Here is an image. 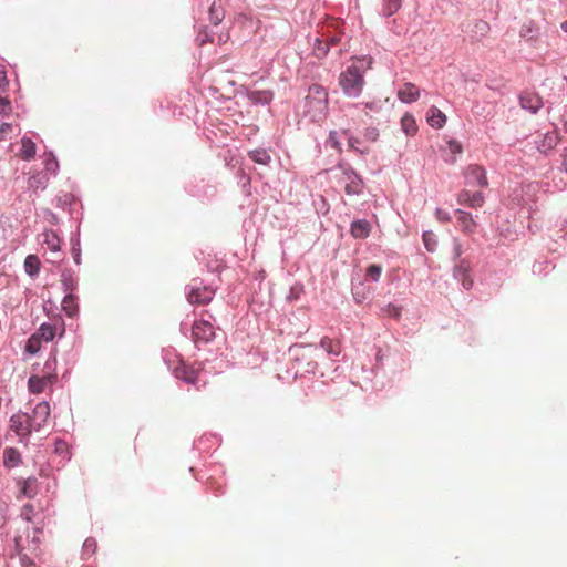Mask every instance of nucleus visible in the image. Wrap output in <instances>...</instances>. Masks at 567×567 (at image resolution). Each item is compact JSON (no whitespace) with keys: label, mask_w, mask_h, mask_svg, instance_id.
I'll use <instances>...</instances> for the list:
<instances>
[{"label":"nucleus","mask_w":567,"mask_h":567,"mask_svg":"<svg viewBox=\"0 0 567 567\" xmlns=\"http://www.w3.org/2000/svg\"><path fill=\"white\" fill-rule=\"evenodd\" d=\"M372 65V58L361 56L352 61L339 75V85L348 97H359L363 91L364 74Z\"/></svg>","instance_id":"nucleus-1"},{"label":"nucleus","mask_w":567,"mask_h":567,"mask_svg":"<svg viewBox=\"0 0 567 567\" xmlns=\"http://www.w3.org/2000/svg\"><path fill=\"white\" fill-rule=\"evenodd\" d=\"M302 115L312 122H320L326 117L328 109V93L323 86L312 84L309 86L302 104Z\"/></svg>","instance_id":"nucleus-2"},{"label":"nucleus","mask_w":567,"mask_h":567,"mask_svg":"<svg viewBox=\"0 0 567 567\" xmlns=\"http://www.w3.org/2000/svg\"><path fill=\"white\" fill-rule=\"evenodd\" d=\"M163 359L176 379H181L189 384L197 385L199 381L198 371L185 365L179 355L176 354L173 350H164Z\"/></svg>","instance_id":"nucleus-3"},{"label":"nucleus","mask_w":567,"mask_h":567,"mask_svg":"<svg viewBox=\"0 0 567 567\" xmlns=\"http://www.w3.org/2000/svg\"><path fill=\"white\" fill-rule=\"evenodd\" d=\"M215 290L208 286H203L200 280H193L186 287L187 300L190 303H206L213 299Z\"/></svg>","instance_id":"nucleus-4"},{"label":"nucleus","mask_w":567,"mask_h":567,"mask_svg":"<svg viewBox=\"0 0 567 567\" xmlns=\"http://www.w3.org/2000/svg\"><path fill=\"white\" fill-rule=\"evenodd\" d=\"M340 182L348 195H359L363 190V181L351 167H341Z\"/></svg>","instance_id":"nucleus-5"},{"label":"nucleus","mask_w":567,"mask_h":567,"mask_svg":"<svg viewBox=\"0 0 567 567\" xmlns=\"http://www.w3.org/2000/svg\"><path fill=\"white\" fill-rule=\"evenodd\" d=\"M50 415V406L47 401L39 402L32 411L31 415L27 416L29 422L28 433L31 431H40Z\"/></svg>","instance_id":"nucleus-6"},{"label":"nucleus","mask_w":567,"mask_h":567,"mask_svg":"<svg viewBox=\"0 0 567 567\" xmlns=\"http://www.w3.org/2000/svg\"><path fill=\"white\" fill-rule=\"evenodd\" d=\"M453 276L456 280L461 281L464 289L470 290L473 287L471 262L467 259H460L454 266Z\"/></svg>","instance_id":"nucleus-7"},{"label":"nucleus","mask_w":567,"mask_h":567,"mask_svg":"<svg viewBox=\"0 0 567 567\" xmlns=\"http://www.w3.org/2000/svg\"><path fill=\"white\" fill-rule=\"evenodd\" d=\"M466 185L486 187L488 185L485 169L478 165H470L465 172Z\"/></svg>","instance_id":"nucleus-8"},{"label":"nucleus","mask_w":567,"mask_h":567,"mask_svg":"<svg viewBox=\"0 0 567 567\" xmlns=\"http://www.w3.org/2000/svg\"><path fill=\"white\" fill-rule=\"evenodd\" d=\"M519 104H520L522 109L530 112L532 114H535L543 106V100L535 92L524 91L519 95Z\"/></svg>","instance_id":"nucleus-9"},{"label":"nucleus","mask_w":567,"mask_h":567,"mask_svg":"<svg viewBox=\"0 0 567 567\" xmlns=\"http://www.w3.org/2000/svg\"><path fill=\"white\" fill-rule=\"evenodd\" d=\"M193 336L196 341L208 342L215 336L213 324L207 320H198L193 324Z\"/></svg>","instance_id":"nucleus-10"},{"label":"nucleus","mask_w":567,"mask_h":567,"mask_svg":"<svg viewBox=\"0 0 567 567\" xmlns=\"http://www.w3.org/2000/svg\"><path fill=\"white\" fill-rule=\"evenodd\" d=\"M558 143V134L556 131L548 132L544 135L537 136L535 140L536 147L539 152L546 153L553 150Z\"/></svg>","instance_id":"nucleus-11"},{"label":"nucleus","mask_w":567,"mask_h":567,"mask_svg":"<svg viewBox=\"0 0 567 567\" xmlns=\"http://www.w3.org/2000/svg\"><path fill=\"white\" fill-rule=\"evenodd\" d=\"M420 96V90L413 83H404L398 91V97L403 103L415 102Z\"/></svg>","instance_id":"nucleus-12"},{"label":"nucleus","mask_w":567,"mask_h":567,"mask_svg":"<svg viewBox=\"0 0 567 567\" xmlns=\"http://www.w3.org/2000/svg\"><path fill=\"white\" fill-rule=\"evenodd\" d=\"M462 151L463 147L460 142L450 140L446 143V147L443 148L442 157L446 163L454 164Z\"/></svg>","instance_id":"nucleus-13"},{"label":"nucleus","mask_w":567,"mask_h":567,"mask_svg":"<svg viewBox=\"0 0 567 567\" xmlns=\"http://www.w3.org/2000/svg\"><path fill=\"white\" fill-rule=\"evenodd\" d=\"M2 458L3 465L8 468L17 467L22 461L20 452L14 447H6Z\"/></svg>","instance_id":"nucleus-14"},{"label":"nucleus","mask_w":567,"mask_h":567,"mask_svg":"<svg viewBox=\"0 0 567 567\" xmlns=\"http://www.w3.org/2000/svg\"><path fill=\"white\" fill-rule=\"evenodd\" d=\"M427 123L432 127L441 128L446 123L445 114L435 106H431L427 112Z\"/></svg>","instance_id":"nucleus-15"},{"label":"nucleus","mask_w":567,"mask_h":567,"mask_svg":"<svg viewBox=\"0 0 567 567\" xmlns=\"http://www.w3.org/2000/svg\"><path fill=\"white\" fill-rule=\"evenodd\" d=\"M456 214H457V220H458L461 229L467 234L473 233L476 227V224H475L472 215L470 213L461 210V209H457Z\"/></svg>","instance_id":"nucleus-16"},{"label":"nucleus","mask_w":567,"mask_h":567,"mask_svg":"<svg viewBox=\"0 0 567 567\" xmlns=\"http://www.w3.org/2000/svg\"><path fill=\"white\" fill-rule=\"evenodd\" d=\"M28 414H14L10 419V427L17 434H21L22 432L28 433L29 422L27 421Z\"/></svg>","instance_id":"nucleus-17"},{"label":"nucleus","mask_w":567,"mask_h":567,"mask_svg":"<svg viewBox=\"0 0 567 567\" xmlns=\"http://www.w3.org/2000/svg\"><path fill=\"white\" fill-rule=\"evenodd\" d=\"M51 382L50 378L32 375L29 378L28 386L30 392L39 394L42 393L48 384Z\"/></svg>","instance_id":"nucleus-18"},{"label":"nucleus","mask_w":567,"mask_h":567,"mask_svg":"<svg viewBox=\"0 0 567 567\" xmlns=\"http://www.w3.org/2000/svg\"><path fill=\"white\" fill-rule=\"evenodd\" d=\"M350 230L353 237L365 238L370 233V224L364 219L354 220Z\"/></svg>","instance_id":"nucleus-19"},{"label":"nucleus","mask_w":567,"mask_h":567,"mask_svg":"<svg viewBox=\"0 0 567 567\" xmlns=\"http://www.w3.org/2000/svg\"><path fill=\"white\" fill-rule=\"evenodd\" d=\"M24 270L30 277H37L40 271V259L35 255H28L24 259Z\"/></svg>","instance_id":"nucleus-20"},{"label":"nucleus","mask_w":567,"mask_h":567,"mask_svg":"<svg viewBox=\"0 0 567 567\" xmlns=\"http://www.w3.org/2000/svg\"><path fill=\"white\" fill-rule=\"evenodd\" d=\"M35 143L31 138L23 137L21 140L20 156L25 161H30L35 155Z\"/></svg>","instance_id":"nucleus-21"},{"label":"nucleus","mask_w":567,"mask_h":567,"mask_svg":"<svg viewBox=\"0 0 567 567\" xmlns=\"http://www.w3.org/2000/svg\"><path fill=\"white\" fill-rule=\"evenodd\" d=\"M48 182L49 179L45 174L37 173L29 177L28 185L34 192L43 190L48 186Z\"/></svg>","instance_id":"nucleus-22"},{"label":"nucleus","mask_w":567,"mask_h":567,"mask_svg":"<svg viewBox=\"0 0 567 567\" xmlns=\"http://www.w3.org/2000/svg\"><path fill=\"white\" fill-rule=\"evenodd\" d=\"M43 237V244L48 246V248L52 252H58L60 250V238L53 230H45L42 234Z\"/></svg>","instance_id":"nucleus-23"},{"label":"nucleus","mask_w":567,"mask_h":567,"mask_svg":"<svg viewBox=\"0 0 567 567\" xmlns=\"http://www.w3.org/2000/svg\"><path fill=\"white\" fill-rule=\"evenodd\" d=\"M62 309L68 317H74L79 311L76 297L72 293H68L62 300Z\"/></svg>","instance_id":"nucleus-24"},{"label":"nucleus","mask_w":567,"mask_h":567,"mask_svg":"<svg viewBox=\"0 0 567 567\" xmlns=\"http://www.w3.org/2000/svg\"><path fill=\"white\" fill-rule=\"evenodd\" d=\"M401 127H402V131L408 136H413L417 132L416 122H415L414 117L409 113H406L402 116Z\"/></svg>","instance_id":"nucleus-25"},{"label":"nucleus","mask_w":567,"mask_h":567,"mask_svg":"<svg viewBox=\"0 0 567 567\" xmlns=\"http://www.w3.org/2000/svg\"><path fill=\"white\" fill-rule=\"evenodd\" d=\"M33 334L39 336V341L43 340L45 342H49L53 340L55 336V329L50 323H42L38 331Z\"/></svg>","instance_id":"nucleus-26"},{"label":"nucleus","mask_w":567,"mask_h":567,"mask_svg":"<svg viewBox=\"0 0 567 567\" xmlns=\"http://www.w3.org/2000/svg\"><path fill=\"white\" fill-rule=\"evenodd\" d=\"M320 347L331 357H338L341 353L340 344L330 338H323Z\"/></svg>","instance_id":"nucleus-27"},{"label":"nucleus","mask_w":567,"mask_h":567,"mask_svg":"<svg viewBox=\"0 0 567 567\" xmlns=\"http://www.w3.org/2000/svg\"><path fill=\"white\" fill-rule=\"evenodd\" d=\"M249 157L257 164L268 165L271 157L266 150H252L249 152Z\"/></svg>","instance_id":"nucleus-28"},{"label":"nucleus","mask_w":567,"mask_h":567,"mask_svg":"<svg viewBox=\"0 0 567 567\" xmlns=\"http://www.w3.org/2000/svg\"><path fill=\"white\" fill-rule=\"evenodd\" d=\"M35 485H37V478L29 477V478L24 480L22 482V486H21V494L25 497L32 498L37 493Z\"/></svg>","instance_id":"nucleus-29"},{"label":"nucleus","mask_w":567,"mask_h":567,"mask_svg":"<svg viewBox=\"0 0 567 567\" xmlns=\"http://www.w3.org/2000/svg\"><path fill=\"white\" fill-rule=\"evenodd\" d=\"M224 19V11L221 9L220 4H217L216 1H214L209 8V20L212 23L217 25L221 20Z\"/></svg>","instance_id":"nucleus-30"},{"label":"nucleus","mask_w":567,"mask_h":567,"mask_svg":"<svg viewBox=\"0 0 567 567\" xmlns=\"http://www.w3.org/2000/svg\"><path fill=\"white\" fill-rule=\"evenodd\" d=\"M251 100L257 104H269L272 100V93L269 91H256L251 93Z\"/></svg>","instance_id":"nucleus-31"},{"label":"nucleus","mask_w":567,"mask_h":567,"mask_svg":"<svg viewBox=\"0 0 567 567\" xmlns=\"http://www.w3.org/2000/svg\"><path fill=\"white\" fill-rule=\"evenodd\" d=\"M62 285L66 291H73L78 286V278L70 271L62 274Z\"/></svg>","instance_id":"nucleus-32"},{"label":"nucleus","mask_w":567,"mask_h":567,"mask_svg":"<svg viewBox=\"0 0 567 567\" xmlns=\"http://www.w3.org/2000/svg\"><path fill=\"white\" fill-rule=\"evenodd\" d=\"M423 243L427 251L433 252L437 247V238L433 231L423 233Z\"/></svg>","instance_id":"nucleus-33"},{"label":"nucleus","mask_w":567,"mask_h":567,"mask_svg":"<svg viewBox=\"0 0 567 567\" xmlns=\"http://www.w3.org/2000/svg\"><path fill=\"white\" fill-rule=\"evenodd\" d=\"M97 548L96 540L94 538H86L82 547V557L84 559L90 558Z\"/></svg>","instance_id":"nucleus-34"},{"label":"nucleus","mask_w":567,"mask_h":567,"mask_svg":"<svg viewBox=\"0 0 567 567\" xmlns=\"http://www.w3.org/2000/svg\"><path fill=\"white\" fill-rule=\"evenodd\" d=\"M329 52V48L326 43H323L320 39L316 38L315 40V43H313V54L319 58V59H322L324 58Z\"/></svg>","instance_id":"nucleus-35"},{"label":"nucleus","mask_w":567,"mask_h":567,"mask_svg":"<svg viewBox=\"0 0 567 567\" xmlns=\"http://www.w3.org/2000/svg\"><path fill=\"white\" fill-rule=\"evenodd\" d=\"M537 27L534 22H528L522 27L520 35L527 40H532L536 37Z\"/></svg>","instance_id":"nucleus-36"},{"label":"nucleus","mask_w":567,"mask_h":567,"mask_svg":"<svg viewBox=\"0 0 567 567\" xmlns=\"http://www.w3.org/2000/svg\"><path fill=\"white\" fill-rule=\"evenodd\" d=\"M39 350H40L39 336L32 334L25 344V351L30 354H35Z\"/></svg>","instance_id":"nucleus-37"},{"label":"nucleus","mask_w":567,"mask_h":567,"mask_svg":"<svg viewBox=\"0 0 567 567\" xmlns=\"http://www.w3.org/2000/svg\"><path fill=\"white\" fill-rule=\"evenodd\" d=\"M44 167L48 173L56 174L59 169V162L52 153H50L45 159Z\"/></svg>","instance_id":"nucleus-38"},{"label":"nucleus","mask_w":567,"mask_h":567,"mask_svg":"<svg viewBox=\"0 0 567 567\" xmlns=\"http://www.w3.org/2000/svg\"><path fill=\"white\" fill-rule=\"evenodd\" d=\"M382 272V267L375 264L370 265L367 268V277L370 278L372 281L377 282L379 281Z\"/></svg>","instance_id":"nucleus-39"},{"label":"nucleus","mask_w":567,"mask_h":567,"mask_svg":"<svg viewBox=\"0 0 567 567\" xmlns=\"http://www.w3.org/2000/svg\"><path fill=\"white\" fill-rule=\"evenodd\" d=\"M400 8V0H386L384 4V14L392 16Z\"/></svg>","instance_id":"nucleus-40"},{"label":"nucleus","mask_w":567,"mask_h":567,"mask_svg":"<svg viewBox=\"0 0 567 567\" xmlns=\"http://www.w3.org/2000/svg\"><path fill=\"white\" fill-rule=\"evenodd\" d=\"M382 312L392 318H399L401 315V308L396 305L389 303L383 309Z\"/></svg>","instance_id":"nucleus-41"},{"label":"nucleus","mask_w":567,"mask_h":567,"mask_svg":"<svg viewBox=\"0 0 567 567\" xmlns=\"http://www.w3.org/2000/svg\"><path fill=\"white\" fill-rule=\"evenodd\" d=\"M484 203V196L481 192L471 193L470 206L473 208L481 207Z\"/></svg>","instance_id":"nucleus-42"},{"label":"nucleus","mask_w":567,"mask_h":567,"mask_svg":"<svg viewBox=\"0 0 567 567\" xmlns=\"http://www.w3.org/2000/svg\"><path fill=\"white\" fill-rule=\"evenodd\" d=\"M474 28H475V34L476 35H484L487 33L489 27L488 24L485 22V21H476L475 24H474Z\"/></svg>","instance_id":"nucleus-43"},{"label":"nucleus","mask_w":567,"mask_h":567,"mask_svg":"<svg viewBox=\"0 0 567 567\" xmlns=\"http://www.w3.org/2000/svg\"><path fill=\"white\" fill-rule=\"evenodd\" d=\"M8 502L0 498V527H2L7 520Z\"/></svg>","instance_id":"nucleus-44"},{"label":"nucleus","mask_w":567,"mask_h":567,"mask_svg":"<svg viewBox=\"0 0 567 567\" xmlns=\"http://www.w3.org/2000/svg\"><path fill=\"white\" fill-rule=\"evenodd\" d=\"M379 137V131L375 127H369L364 132V138L369 142H375Z\"/></svg>","instance_id":"nucleus-45"},{"label":"nucleus","mask_w":567,"mask_h":567,"mask_svg":"<svg viewBox=\"0 0 567 567\" xmlns=\"http://www.w3.org/2000/svg\"><path fill=\"white\" fill-rule=\"evenodd\" d=\"M363 105H364V110H365L367 114H368V111L378 113V112H380L381 106H382L381 102H378V101L367 102Z\"/></svg>","instance_id":"nucleus-46"},{"label":"nucleus","mask_w":567,"mask_h":567,"mask_svg":"<svg viewBox=\"0 0 567 567\" xmlns=\"http://www.w3.org/2000/svg\"><path fill=\"white\" fill-rule=\"evenodd\" d=\"M463 254V249H462V245L461 243L458 241L457 238H454L453 239V256H454V259H462L461 256Z\"/></svg>","instance_id":"nucleus-47"},{"label":"nucleus","mask_w":567,"mask_h":567,"mask_svg":"<svg viewBox=\"0 0 567 567\" xmlns=\"http://www.w3.org/2000/svg\"><path fill=\"white\" fill-rule=\"evenodd\" d=\"M10 110L11 107L9 100L7 97L0 96V114L7 115L9 114Z\"/></svg>","instance_id":"nucleus-48"},{"label":"nucleus","mask_w":567,"mask_h":567,"mask_svg":"<svg viewBox=\"0 0 567 567\" xmlns=\"http://www.w3.org/2000/svg\"><path fill=\"white\" fill-rule=\"evenodd\" d=\"M9 85L6 71L0 68V92L3 93L7 91V87Z\"/></svg>","instance_id":"nucleus-49"},{"label":"nucleus","mask_w":567,"mask_h":567,"mask_svg":"<svg viewBox=\"0 0 567 567\" xmlns=\"http://www.w3.org/2000/svg\"><path fill=\"white\" fill-rule=\"evenodd\" d=\"M197 41L199 42V44H204L206 42H214V38H212L205 30L203 32H199V34L197 35Z\"/></svg>","instance_id":"nucleus-50"},{"label":"nucleus","mask_w":567,"mask_h":567,"mask_svg":"<svg viewBox=\"0 0 567 567\" xmlns=\"http://www.w3.org/2000/svg\"><path fill=\"white\" fill-rule=\"evenodd\" d=\"M435 216L440 221H447L451 219L450 214L441 208L435 210Z\"/></svg>","instance_id":"nucleus-51"},{"label":"nucleus","mask_w":567,"mask_h":567,"mask_svg":"<svg viewBox=\"0 0 567 567\" xmlns=\"http://www.w3.org/2000/svg\"><path fill=\"white\" fill-rule=\"evenodd\" d=\"M471 193L468 190H463L458 195V203L466 204L470 206Z\"/></svg>","instance_id":"nucleus-52"},{"label":"nucleus","mask_w":567,"mask_h":567,"mask_svg":"<svg viewBox=\"0 0 567 567\" xmlns=\"http://www.w3.org/2000/svg\"><path fill=\"white\" fill-rule=\"evenodd\" d=\"M73 258H74L75 264L80 265V262H81V254H80V249L79 248L73 247Z\"/></svg>","instance_id":"nucleus-53"},{"label":"nucleus","mask_w":567,"mask_h":567,"mask_svg":"<svg viewBox=\"0 0 567 567\" xmlns=\"http://www.w3.org/2000/svg\"><path fill=\"white\" fill-rule=\"evenodd\" d=\"M338 42H339V38L337 35H333V37L329 38V40L326 42V44L330 49L331 47L336 45Z\"/></svg>","instance_id":"nucleus-54"},{"label":"nucleus","mask_w":567,"mask_h":567,"mask_svg":"<svg viewBox=\"0 0 567 567\" xmlns=\"http://www.w3.org/2000/svg\"><path fill=\"white\" fill-rule=\"evenodd\" d=\"M21 563H22V566H23V567H34V566H35V564H34V561H33V560H31V559H29V558H25V557H23V558L21 559Z\"/></svg>","instance_id":"nucleus-55"},{"label":"nucleus","mask_w":567,"mask_h":567,"mask_svg":"<svg viewBox=\"0 0 567 567\" xmlns=\"http://www.w3.org/2000/svg\"><path fill=\"white\" fill-rule=\"evenodd\" d=\"M11 128V124L2 123L0 125V134H6Z\"/></svg>","instance_id":"nucleus-56"},{"label":"nucleus","mask_w":567,"mask_h":567,"mask_svg":"<svg viewBox=\"0 0 567 567\" xmlns=\"http://www.w3.org/2000/svg\"><path fill=\"white\" fill-rule=\"evenodd\" d=\"M561 167H563V171L567 174V152L563 156Z\"/></svg>","instance_id":"nucleus-57"},{"label":"nucleus","mask_w":567,"mask_h":567,"mask_svg":"<svg viewBox=\"0 0 567 567\" xmlns=\"http://www.w3.org/2000/svg\"><path fill=\"white\" fill-rule=\"evenodd\" d=\"M334 135H336V133H334V132H331V133H330L329 138H330V141L333 143V145H337V142H336Z\"/></svg>","instance_id":"nucleus-58"},{"label":"nucleus","mask_w":567,"mask_h":567,"mask_svg":"<svg viewBox=\"0 0 567 567\" xmlns=\"http://www.w3.org/2000/svg\"><path fill=\"white\" fill-rule=\"evenodd\" d=\"M555 187H556L558 190H563L565 187H567V182H566V183H564V185L555 184Z\"/></svg>","instance_id":"nucleus-59"},{"label":"nucleus","mask_w":567,"mask_h":567,"mask_svg":"<svg viewBox=\"0 0 567 567\" xmlns=\"http://www.w3.org/2000/svg\"><path fill=\"white\" fill-rule=\"evenodd\" d=\"M561 29L567 32V20L561 23Z\"/></svg>","instance_id":"nucleus-60"},{"label":"nucleus","mask_w":567,"mask_h":567,"mask_svg":"<svg viewBox=\"0 0 567 567\" xmlns=\"http://www.w3.org/2000/svg\"><path fill=\"white\" fill-rule=\"evenodd\" d=\"M14 542H16L17 547L19 548L20 547L19 539L14 538Z\"/></svg>","instance_id":"nucleus-61"}]
</instances>
